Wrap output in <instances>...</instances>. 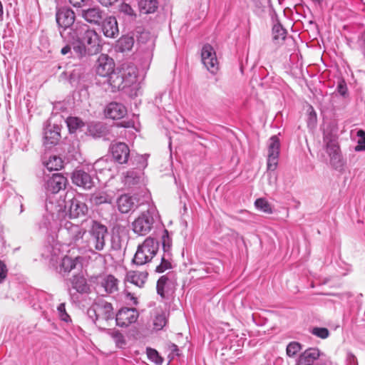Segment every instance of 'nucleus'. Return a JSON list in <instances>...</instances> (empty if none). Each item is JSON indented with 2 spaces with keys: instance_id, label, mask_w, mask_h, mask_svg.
Instances as JSON below:
<instances>
[{
  "instance_id": "nucleus-50",
  "label": "nucleus",
  "mask_w": 365,
  "mask_h": 365,
  "mask_svg": "<svg viewBox=\"0 0 365 365\" xmlns=\"http://www.w3.org/2000/svg\"><path fill=\"white\" fill-rule=\"evenodd\" d=\"M108 164L106 159L101 158L94 163L93 168L96 171L102 172L104 170H110L107 168Z\"/></svg>"
},
{
  "instance_id": "nucleus-11",
  "label": "nucleus",
  "mask_w": 365,
  "mask_h": 365,
  "mask_svg": "<svg viewBox=\"0 0 365 365\" xmlns=\"http://www.w3.org/2000/svg\"><path fill=\"white\" fill-rule=\"evenodd\" d=\"M72 182L85 190H91L95 185L93 176L83 169H76L71 175Z\"/></svg>"
},
{
  "instance_id": "nucleus-2",
  "label": "nucleus",
  "mask_w": 365,
  "mask_h": 365,
  "mask_svg": "<svg viewBox=\"0 0 365 365\" xmlns=\"http://www.w3.org/2000/svg\"><path fill=\"white\" fill-rule=\"evenodd\" d=\"M159 249V242L153 237H147L138 246L133 262L137 265H144L150 262L156 255Z\"/></svg>"
},
{
  "instance_id": "nucleus-58",
  "label": "nucleus",
  "mask_w": 365,
  "mask_h": 365,
  "mask_svg": "<svg viewBox=\"0 0 365 365\" xmlns=\"http://www.w3.org/2000/svg\"><path fill=\"white\" fill-rule=\"evenodd\" d=\"M101 5L109 6L115 3L118 0H97Z\"/></svg>"
},
{
  "instance_id": "nucleus-59",
  "label": "nucleus",
  "mask_w": 365,
  "mask_h": 365,
  "mask_svg": "<svg viewBox=\"0 0 365 365\" xmlns=\"http://www.w3.org/2000/svg\"><path fill=\"white\" fill-rule=\"evenodd\" d=\"M359 49L362 55L364 56V58H365V40L363 38L359 43Z\"/></svg>"
},
{
  "instance_id": "nucleus-34",
  "label": "nucleus",
  "mask_w": 365,
  "mask_h": 365,
  "mask_svg": "<svg viewBox=\"0 0 365 365\" xmlns=\"http://www.w3.org/2000/svg\"><path fill=\"white\" fill-rule=\"evenodd\" d=\"M113 196L105 192H100L94 193L91 197V201L96 205H99L104 203L110 204L113 202Z\"/></svg>"
},
{
  "instance_id": "nucleus-14",
  "label": "nucleus",
  "mask_w": 365,
  "mask_h": 365,
  "mask_svg": "<svg viewBox=\"0 0 365 365\" xmlns=\"http://www.w3.org/2000/svg\"><path fill=\"white\" fill-rule=\"evenodd\" d=\"M112 157L119 164L128 163L130 156V149L125 143H115L110 145Z\"/></svg>"
},
{
  "instance_id": "nucleus-56",
  "label": "nucleus",
  "mask_w": 365,
  "mask_h": 365,
  "mask_svg": "<svg viewBox=\"0 0 365 365\" xmlns=\"http://www.w3.org/2000/svg\"><path fill=\"white\" fill-rule=\"evenodd\" d=\"M338 92L343 96H344L347 92V87L346 83L342 81L339 83L337 86Z\"/></svg>"
},
{
  "instance_id": "nucleus-29",
  "label": "nucleus",
  "mask_w": 365,
  "mask_h": 365,
  "mask_svg": "<svg viewBox=\"0 0 365 365\" xmlns=\"http://www.w3.org/2000/svg\"><path fill=\"white\" fill-rule=\"evenodd\" d=\"M327 153L330 158V163L336 170H340L344 166V162L341 158L339 146H334L326 149Z\"/></svg>"
},
{
  "instance_id": "nucleus-43",
  "label": "nucleus",
  "mask_w": 365,
  "mask_h": 365,
  "mask_svg": "<svg viewBox=\"0 0 365 365\" xmlns=\"http://www.w3.org/2000/svg\"><path fill=\"white\" fill-rule=\"evenodd\" d=\"M359 140L357 145L354 148L356 152L365 151V131L364 130H359L356 133Z\"/></svg>"
},
{
  "instance_id": "nucleus-6",
  "label": "nucleus",
  "mask_w": 365,
  "mask_h": 365,
  "mask_svg": "<svg viewBox=\"0 0 365 365\" xmlns=\"http://www.w3.org/2000/svg\"><path fill=\"white\" fill-rule=\"evenodd\" d=\"M155 220L150 210L142 212L132 223L133 231L140 236L148 235L153 228Z\"/></svg>"
},
{
  "instance_id": "nucleus-37",
  "label": "nucleus",
  "mask_w": 365,
  "mask_h": 365,
  "mask_svg": "<svg viewBox=\"0 0 365 365\" xmlns=\"http://www.w3.org/2000/svg\"><path fill=\"white\" fill-rule=\"evenodd\" d=\"M66 122L71 133H76L84 125L83 122L77 117H68Z\"/></svg>"
},
{
  "instance_id": "nucleus-25",
  "label": "nucleus",
  "mask_w": 365,
  "mask_h": 365,
  "mask_svg": "<svg viewBox=\"0 0 365 365\" xmlns=\"http://www.w3.org/2000/svg\"><path fill=\"white\" fill-rule=\"evenodd\" d=\"M71 287L80 294L90 292V287L86 279L81 274H75L68 279Z\"/></svg>"
},
{
  "instance_id": "nucleus-35",
  "label": "nucleus",
  "mask_w": 365,
  "mask_h": 365,
  "mask_svg": "<svg viewBox=\"0 0 365 365\" xmlns=\"http://www.w3.org/2000/svg\"><path fill=\"white\" fill-rule=\"evenodd\" d=\"M171 254L170 253H164L163 256L161 257L160 263L155 267V272L163 273L165 271L170 269L172 268L171 264Z\"/></svg>"
},
{
  "instance_id": "nucleus-26",
  "label": "nucleus",
  "mask_w": 365,
  "mask_h": 365,
  "mask_svg": "<svg viewBox=\"0 0 365 365\" xmlns=\"http://www.w3.org/2000/svg\"><path fill=\"white\" fill-rule=\"evenodd\" d=\"M134 36L137 38L138 43L148 44V48H152L155 46V38L149 31L138 27L134 31Z\"/></svg>"
},
{
  "instance_id": "nucleus-40",
  "label": "nucleus",
  "mask_w": 365,
  "mask_h": 365,
  "mask_svg": "<svg viewBox=\"0 0 365 365\" xmlns=\"http://www.w3.org/2000/svg\"><path fill=\"white\" fill-rule=\"evenodd\" d=\"M255 205L259 210H261L265 213H272V209L270 204L264 198L257 199L255 202Z\"/></svg>"
},
{
  "instance_id": "nucleus-38",
  "label": "nucleus",
  "mask_w": 365,
  "mask_h": 365,
  "mask_svg": "<svg viewBox=\"0 0 365 365\" xmlns=\"http://www.w3.org/2000/svg\"><path fill=\"white\" fill-rule=\"evenodd\" d=\"M107 333L113 338L117 346L123 347L125 345V340L120 331L117 329H108Z\"/></svg>"
},
{
  "instance_id": "nucleus-7",
  "label": "nucleus",
  "mask_w": 365,
  "mask_h": 365,
  "mask_svg": "<svg viewBox=\"0 0 365 365\" xmlns=\"http://www.w3.org/2000/svg\"><path fill=\"white\" fill-rule=\"evenodd\" d=\"M139 317L135 308L123 307L115 314L116 325L120 327H128L135 323Z\"/></svg>"
},
{
  "instance_id": "nucleus-13",
  "label": "nucleus",
  "mask_w": 365,
  "mask_h": 365,
  "mask_svg": "<svg viewBox=\"0 0 365 365\" xmlns=\"http://www.w3.org/2000/svg\"><path fill=\"white\" fill-rule=\"evenodd\" d=\"M115 63L113 58L106 54H101L96 63V72L98 75L103 77H108L113 72Z\"/></svg>"
},
{
  "instance_id": "nucleus-30",
  "label": "nucleus",
  "mask_w": 365,
  "mask_h": 365,
  "mask_svg": "<svg viewBox=\"0 0 365 365\" xmlns=\"http://www.w3.org/2000/svg\"><path fill=\"white\" fill-rule=\"evenodd\" d=\"M99 318L106 321L114 319L115 314L113 312V307L111 303L107 302H100L97 303Z\"/></svg>"
},
{
  "instance_id": "nucleus-44",
  "label": "nucleus",
  "mask_w": 365,
  "mask_h": 365,
  "mask_svg": "<svg viewBox=\"0 0 365 365\" xmlns=\"http://www.w3.org/2000/svg\"><path fill=\"white\" fill-rule=\"evenodd\" d=\"M168 281V277L167 275L161 276L157 282V293L162 297H165V287Z\"/></svg>"
},
{
  "instance_id": "nucleus-12",
  "label": "nucleus",
  "mask_w": 365,
  "mask_h": 365,
  "mask_svg": "<svg viewBox=\"0 0 365 365\" xmlns=\"http://www.w3.org/2000/svg\"><path fill=\"white\" fill-rule=\"evenodd\" d=\"M83 257L77 256L71 257L70 256H64L61 261L58 268V272L63 276L68 274L73 269L79 268L83 266Z\"/></svg>"
},
{
  "instance_id": "nucleus-31",
  "label": "nucleus",
  "mask_w": 365,
  "mask_h": 365,
  "mask_svg": "<svg viewBox=\"0 0 365 365\" xmlns=\"http://www.w3.org/2000/svg\"><path fill=\"white\" fill-rule=\"evenodd\" d=\"M148 277L146 272H130L126 275V279L130 283L143 287Z\"/></svg>"
},
{
  "instance_id": "nucleus-39",
  "label": "nucleus",
  "mask_w": 365,
  "mask_h": 365,
  "mask_svg": "<svg viewBox=\"0 0 365 365\" xmlns=\"http://www.w3.org/2000/svg\"><path fill=\"white\" fill-rule=\"evenodd\" d=\"M323 141L326 145V149L338 145L336 135L327 130L324 131Z\"/></svg>"
},
{
  "instance_id": "nucleus-22",
  "label": "nucleus",
  "mask_w": 365,
  "mask_h": 365,
  "mask_svg": "<svg viewBox=\"0 0 365 365\" xmlns=\"http://www.w3.org/2000/svg\"><path fill=\"white\" fill-rule=\"evenodd\" d=\"M87 133L93 138H106L109 134V129L101 122H92L88 125Z\"/></svg>"
},
{
  "instance_id": "nucleus-33",
  "label": "nucleus",
  "mask_w": 365,
  "mask_h": 365,
  "mask_svg": "<svg viewBox=\"0 0 365 365\" xmlns=\"http://www.w3.org/2000/svg\"><path fill=\"white\" fill-rule=\"evenodd\" d=\"M138 6L141 13L153 14L158 8V2L157 0H140Z\"/></svg>"
},
{
  "instance_id": "nucleus-5",
  "label": "nucleus",
  "mask_w": 365,
  "mask_h": 365,
  "mask_svg": "<svg viewBox=\"0 0 365 365\" xmlns=\"http://www.w3.org/2000/svg\"><path fill=\"white\" fill-rule=\"evenodd\" d=\"M107 13L99 6L85 5L78 11V15L85 20L88 24L94 26H100L106 17Z\"/></svg>"
},
{
  "instance_id": "nucleus-63",
  "label": "nucleus",
  "mask_w": 365,
  "mask_h": 365,
  "mask_svg": "<svg viewBox=\"0 0 365 365\" xmlns=\"http://www.w3.org/2000/svg\"><path fill=\"white\" fill-rule=\"evenodd\" d=\"M127 296L128 297H130V299L133 301V304H138V301H137V299L135 297H134L133 295H131L130 293H128L127 294Z\"/></svg>"
},
{
  "instance_id": "nucleus-27",
  "label": "nucleus",
  "mask_w": 365,
  "mask_h": 365,
  "mask_svg": "<svg viewBox=\"0 0 365 365\" xmlns=\"http://www.w3.org/2000/svg\"><path fill=\"white\" fill-rule=\"evenodd\" d=\"M119 281L112 274H107L101 277L98 284L104 289L107 294H113L118 290Z\"/></svg>"
},
{
  "instance_id": "nucleus-36",
  "label": "nucleus",
  "mask_w": 365,
  "mask_h": 365,
  "mask_svg": "<svg viewBox=\"0 0 365 365\" xmlns=\"http://www.w3.org/2000/svg\"><path fill=\"white\" fill-rule=\"evenodd\" d=\"M45 166L48 170H58L63 166V162L60 157L51 156L48 160L45 163Z\"/></svg>"
},
{
  "instance_id": "nucleus-17",
  "label": "nucleus",
  "mask_w": 365,
  "mask_h": 365,
  "mask_svg": "<svg viewBox=\"0 0 365 365\" xmlns=\"http://www.w3.org/2000/svg\"><path fill=\"white\" fill-rule=\"evenodd\" d=\"M65 208H68L71 218L84 216L88 211L87 205L76 198H71L66 202Z\"/></svg>"
},
{
  "instance_id": "nucleus-21",
  "label": "nucleus",
  "mask_w": 365,
  "mask_h": 365,
  "mask_svg": "<svg viewBox=\"0 0 365 365\" xmlns=\"http://www.w3.org/2000/svg\"><path fill=\"white\" fill-rule=\"evenodd\" d=\"M142 172L130 170L124 173L123 182L128 189H134L142 183Z\"/></svg>"
},
{
  "instance_id": "nucleus-52",
  "label": "nucleus",
  "mask_w": 365,
  "mask_h": 365,
  "mask_svg": "<svg viewBox=\"0 0 365 365\" xmlns=\"http://www.w3.org/2000/svg\"><path fill=\"white\" fill-rule=\"evenodd\" d=\"M267 184L271 188H274L277 185V177L272 171L268 172L266 174Z\"/></svg>"
},
{
  "instance_id": "nucleus-1",
  "label": "nucleus",
  "mask_w": 365,
  "mask_h": 365,
  "mask_svg": "<svg viewBox=\"0 0 365 365\" xmlns=\"http://www.w3.org/2000/svg\"><path fill=\"white\" fill-rule=\"evenodd\" d=\"M64 42L71 43L78 58L93 56L101 52V37L94 29L86 24L76 23L68 32L60 31Z\"/></svg>"
},
{
  "instance_id": "nucleus-60",
  "label": "nucleus",
  "mask_w": 365,
  "mask_h": 365,
  "mask_svg": "<svg viewBox=\"0 0 365 365\" xmlns=\"http://www.w3.org/2000/svg\"><path fill=\"white\" fill-rule=\"evenodd\" d=\"M170 349H171V351L173 353H175L176 355H179V354H178L179 349H178V346L176 344H172L171 346H170Z\"/></svg>"
},
{
  "instance_id": "nucleus-24",
  "label": "nucleus",
  "mask_w": 365,
  "mask_h": 365,
  "mask_svg": "<svg viewBox=\"0 0 365 365\" xmlns=\"http://www.w3.org/2000/svg\"><path fill=\"white\" fill-rule=\"evenodd\" d=\"M107 118L111 119H120L125 116L127 113L125 107L119 103H110L105 110Z\"/></svg>"
},
{
  "instance_id": "nucleus-61",
  "label": "nucleus",
  "mask_w": 365,
  "mask_h": 365,
  "mask_svg": "<svg viewBox=\"0 0 365 365\" xmlns=\"http://www.w3.org/2000/svg\"><path fill=\"white\" fill-rule=\"evenodd\" d=\"M133 125V123L130 122V121H128V122H121L120 123V126L122 127H124V128H130Z\"/></svg>"
},
{
  "instance_id": "nucleus-51",
  "label": "nucleus",
  "mask_w": 365,
  "mask_h": 365,
  "mask_svg": "<svg viewBox=\"0 0 365 365\" xmlns=\"http://www.w3.org/2000/svg\"><path fill=\"white\" fill-rule=\"evenodd\" d=\"M87 314L90 319L93 320V322H96L99 319L98 309L97 308V303L91 307L88 311Z\"/></svg>"
},
{
  "instance_id": "nucleus-41",
  "label": "nucleus",
  "mask_w": 365,
  "mask_h": 365,
  "mask_svg": "<svg viewBox=\"0 0 365 365\" xmlns=\"http://www.w3.org/2000/svg\"><path fill=\"white\" fill-rule=\"evenodd\" d=\"M167 324V317L165 313H160L155 316L153 320V327L156 330H161Z\"/></svg>"
},
{
  "instance_id": "nucleus-54",
  "label": "nucleus",
  "mask_w": 365,
  "mask_h": 365,
  "mask_svg": "<svg viewBox=\"0 0 365 365\" xmlns=\"http://www.w3.org/2000/svg\"><path fill=\"white\" fill-rule=\"evenodd\" d=\"M89 0H69V2L74 6L82 9L85 5L88 4Z\"/></svg>"
},
{
  "instance_id": "nucleus-4",
  "label": "nucleus",
  "mask_w": 365,
  "mask_h": 365,
  "mask_svg": "<svg viewBox=\"0 0 365 365\" xmlns=\"http://www.w3.org/2000/svg\"><path fill=\"white\" fill-rule=\"evenodd\" d=\"M89 235V245L97 251L103 250L106 245V237L108 235L107 227L97 221H93Z\"/></svg>"
},
{
  "instance_id": "nucleus-62",
  "label": "nucleus",
  "mask_w": 365,
  "mask_h": 365,
  "mask_svg": "<svg viewBox=\"0 0 365 365\" xmlns=\"http://www.w3.org/2000/svg\"><path fill=\"white\" fill-rule=\"evenodd\" d=\"M316 119H317V114L314 110H312L309 113V120H316Z\"/></svg>"
},
{
  "instance_id": "nucleus-32",
  "label": "nucleus",
  "mask_w": 365,
  "mask_h": 365,
  "mask_svg": "<svg viewBox=\"0 0 365 365\" xmlns=\"http://www.w3.org/2000/svg\"><path fill=\"white\" fill-rule=\"evenodd\" d=\"M287 31L278 21L272 27V39L276 43H282L287 36Z\"/></svg>"
},
{
  "instance_id": "nucleus-42",
  "label": "nucleus",
  "mask_w": 365,
  "mask_h": 365,
  "mask_svg": "<svg viewBox=\"0 0 365 365\" xmlns=\"http://www.w3.org/2000/svg\"><path fill=\"white\" fill-rule=\"evenodd\" d=\"M302 344L297 341H292L287 346V354L289 357H294L299 351H301Z\"/></svg>"
},
{
  "instance_id": "nucleus-8",
  "label": "nucleus",
  "mask_w": 365,
  "mask_h": 365,
  "mask_svg": "<svg viewBox=\"0 0 365 365\" xmlns=\"http://www.w3.org/2000/svg\"><path fill=\"white\" fill-rule=\"evenodd\" d=\"M76 15L73 11L69 8H60L56 14V23L63 30L61 31L68 32L74 24Z\"/></svg>"
},
{
  "instance_id": "nucleus-3",
  "label": "nucleus",
  "mask_w": 365,
  "mask_h": 365,
  "mask_svg": "<svg viewBox=\"0 0 365 365\" xmlns=\"http://www.w3.org/2000/svg\"><path fill=\"white\" fill-rule=\"evenodd\" d=\"M136 71L135 68H130L128 71L125 70L114 71L108 76L107 81L115 92L130 86L136 79Z\"/></svg>"
},
{
  "instance_id": "nucleus-28",
  "label": "nucleus",
  "mask_w": 365,
  "mask_h": 365,
  "mask_svg": "<svg viewBox=\"0 0 365 365\" xmlns=\"http://www.w3.org/2000/svg\"><path fill=\"white\" fill-rule=\"evenodd\" d=\"M135 43V36L133 31L127 35L122 36L116 43V49L120 52L130 51Z\"/></svg>"
},
{
  "instance_id": "nucleus-57",
  "label": "nucleus",
  "mask_w": 365,
  "mask_h": 365,
  "mask_svg": "<svg viewBox=\"0 0 365 365\" xmlns=\"http://www.w3.org/2000/svg\"><path fill=\"white\" fill-rule=\"evenodd\" d=\"M67 43H68L66 46H64L61 50V53L63 56L72 53L71 46V43H68V42H67Z\"/></svg>"
},
{
  "instance_id": "nucleus-18",
  "label": "nucleus",
  "mask_w": 365,
  "mask_h": 365,
  "mask_svg": "<svg viewBox=\"0 0 365 365\" xmlns=\"http://www.w3.org/2000/svg\"><path fill=\"white\" fill-rule=\"evenodd\" d=\"M116 203L121 213H128L138 206L136 198L127 194L120 195L117 199Z\"/></svg>"
},
{
  "instance_id": "nucleus-15",
  "label": "nucleus",
  "mask_w": 365,
  "mask_h": 365,
  "mask_svg": "<svg viewBox=\"0 0 365 365\" xmlns=\"http://www.w3.org/2000/svg\"><path fill=\"white\" fill-rule=\"evenodd\" d=\"M100 26L103 35L107 38H115L119 34L117 20L113 16H109L107 14Z\"/></svg>"
},
{
  "instance_id": "nucleus-10",
  "label": "nucleus",
  "mask_w": 365,
  "mask_h": 365,
  "mask_svg": "<svg viewBox=\"0 0 365 365\" xmlns=\"http://www.w3.org/2000/svg\"><path fill=\"white\" fill-rule=\"evenodd\" d=\"M201 58L202 63L210 72L215 73L217 71L218 62L216 53L211 45L207 43L202 46Z\"/></svg>"
},
{
  "instance_id": "nucleus-20",
  "label": "nucleus",
  "mask_w": 365,
  "mask_h": 365,
  "mask_svg": "<svg viewBox=\"0 0 365 365\" xmlns=\"http://www.w3.org/2000/svg\"><path fill=\"white\" fill-rule=\"evenodd\" d=\"M61 138L60 128L58 125H48L44 129V145L51 148L58 143Z\"/></svg>"
},
{
  "instance_id": "nucleus-23",
  "label": "nucleus",
  "mask_w": 365,
  "mask_h": 365,
  "mask_svg": "<svg viewBox=\"0 0 365 365\" xmlns=\"http://www.w3.org/2000/svg\"><path fill=\"white\" fill-rule=\"evenodd\" d=\"M319 356L320 351L318 349L309 348L300 354L297 365H314V361Z\"/></svg>"
},
{
  "instance_id": "nucleus-16",
  "label": "nucleus",
  "mask_w": 365,
  "mask_h": 365,
  "mask_svg": "<svg viewBox=\"0 0 365 365\" xmlns=\"http://www.w3.org/2000/svg\"><path fill=\"white\" fill-rule=\"evenodd\" d=\"M67 179L59 173H54L46 180L45 188L48 192L55 194L66 187Z\"/></svg>"
},
{
  "instance_id": "nucleus-64",
  "label": "nucleus",
  "mask_w": 365,
  "mask_h": 365,
  "mask_svg": "<svg viewBox=\"0 0 365 365\" xmlns=\"http://www.w3.org/2000/svg\"><path fill=\"white\" fill-rule=\"evenodd\" d=\"M140 160H142L144 162V165H143L142 167H143V168L146 167L147 166V163H146V160L144 158V157L141 155L140 157Z\"/></svg>"
},
{
  "instance_id": "nucleus-47",
  "label": "nucleus",
  "mask_w": 365,
  "mask_h": 365,
  "mask_svg": "<svg viewBox=\"0 0 365 365\" xmlns=\"http://www.w3.org/2000/svg\"><path fill=\"white\" fill-rule=\"evenodd\" d=\"M119 11L120 13H122L125 15H127V16L131 17L132 19H134L136 16V14H135L134 10L133 9V8L129 4H128L126 3H122L120 5Z\"/></svg>"
},
{
  "instance_id": "nucleus-19",
  "label": "nucleus",
  "mask_w": 365,
  "mask_h": 365,
  "mask_svg": "<svg viewBox=\"0 0 365 365\" xmlns=\"http://www.w3.org/2000/svg\"><path fill=\"white\" fill-rule=\"evenodd\" d=\"M68 237L70 243H76L83 238L85 230L78 225H74L70 222H67L64 225L63 229Z\"/></svg>"
},
{
  "instance_id": "nucleus-9",
  "label": "nucleus",
  "mask_w": 365,
  "mask_h": 365,
  "mask_svg": "<svg viewBox=\"0 0 365 365\" xmlns=\"http://www.w3.org/2000/svg\"><path fill=\"white\" fill-rule=\"evenodd\" d=\"M280 143L277 135H273L269 138L268 145V158H267V170L274 171L278 164V158L279 155Z\"/></svg>"
},
{
  "instance_id": "nucleus-48",
  "label": "nucleus",
  "mask_w": 365,
  "mask_h": 365,
  "mask_svg": "<svg viewBox=\"0 0 365 365\" xmlns=\"http://www.w3.org/2000/svg\"><path fill=\"white\" fill-rule=\"evenodd\" d=\"M312 334L321 339H327L329 336V331L324 327H314L312 330Z\"/></svg>"
},
{
  "instance_id": "nucleus-53",
  "label": "nucleus",
  "mask_w": 365,
  "mask_h": 365,
  "mask_svg": "<svg viewBox=\"0 0 365 365\" xmlns=\"http://www.w3.org/2000/svg\"><path fill=\"white\" fill-rule=\"evenodd\" d=\"M7 267L5 263L0 260V283H2L7 276Z\"/></svg>"
},
{
  "instance_id": "nucleus-46",
  "label": "nucleus",
  "mask_w": 365,
  "mask_h": 365,
  "mask_svg": "<svg viewBox=\"0 0 365 365\" xmlns=\"http://www.w3.org/2000/svg\"><path fill=\"white\" fill-rule=\"evenodd\" d=\"M162 244L164 253H170V249L171 247V239L168 235V231L167 230H165L163 232V235L162 236Z\"/></svg>"
},
{
  "instance_id": "nucleus-55",
  "label": "nucleus",
  "mask_w": 365,
  "mask_h": 365,
  "mask_svg": "<svg viewBox=\"0 0 365 365\" xmlns=\"http://www.w3.org/2000/svg\"><path fill=\"white\" fill-rule=\"evenodd\" d=\"M51 219L49 217V216H44L43 217V220L40 224V228L42 229V228H44L46 230H48L50 229L51 227Z\"/></svg>"
},
{
  "instance_id": "nucleus-49",
  "label": "nucleus",
  "mask_w": 365,
  "mask_h": 365,
  "mask_svg": "<svg viewBox=\"0 0 365 365\" xmlns=\"http://www.w3.org/2000/svg\"><path fill=\"white\" fill-rule=\"evenodd\" d=\"M57 310L58 312L59 317L62 321H64L66 322L71 321V317L66 311V306L64 303H61L58 306Z\"/></svg>"
},
{
  "instance_id": "nucleus-45",
  "label": "nucleus",
  "mask_w": 365,
  "mask_h": 365,
  "mask_svg": "<svg viewBox=\"0 0 365 365\" xmlns=\"http://www.w3.org/2000/svg\"><path fill=\"white\" fill-rule=\"evenodd\" d=\"M147 354L149 359L157 364H160L163 362L162 357L159 355L158 352L152 348H147Z\"/></svg>"
}]
</instances>
